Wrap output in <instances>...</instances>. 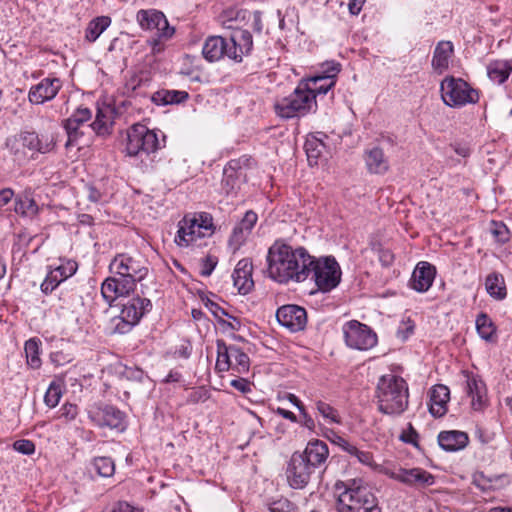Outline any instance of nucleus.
<instances>
[{"label":"nucleus","instance_id":"nucleus-1","mask_svg":"<svg viewBox=\"0 0 512 512\" xmlns=\"http://www.w3.org/2000/svg\"><path fill=\"white\" fill-rule=\"evenodd\" d=\"M267 272L278 283L303 282L309 277L313 256L303 247L275 242L268 250Z\"/></svg>","mask_w":512,"mask_h":512},{"label":"nucleus","instance_id":"nucleus-2","mask_svg":"<svg viewBox=\"0 0 512 512\" xmlns=\"http://www.w3.org/2000/svg\"><path fill=\"white\" fill-rule=\"evenodd\" d=\"M336 489H343L337 499L338 512H381L377 498L362 479L339 481Z\"/></svg>","mask_w":512,"mask_h":512},{"label":"nucleus","instance_id":"nucleus-3","mask_svg":"<svg viewBox=\"0 0 512 512\" xmlns=\"http://www.w3.org/2000/svg\"><path fill=\"white\" fill-rule=\"evenodd\" d=\"M408 385L397 375H383L377 384L379 411L387 415H400L408 407Z\"/></svg>","mask_w":512,"mask_h":512},{"label":"nucleus","instance_id":"nucleus-4","mask_svg":"<svg viewBox=\"0 0 512 512\" xmlns=\"http://www.w3.org/2000/svg\"><path fill=\"white\" fill-rule=\"evenodd\" d=\"M276 114L283 119L303 117L317 110V101L314 94L300 81L294 91L287 97L276 101Z\"/></svg>","mask_w":512,"mask_h":512},{"label":"nucleus","instance_id":"nucleus-5","mask_svg":"<svg viewBox=\"0 0 512 512\" xmlns=\"http://www.w3.org/2000/svg\"><path fill=\"white\" fill-rule=\"evenodd\" d=\"M112 274L120 276L131 287L136 288L137 282L142 281L148 274L147 261L139 254H117L109 264Z\"/></svg>","mask_w":512,"mask_h":512},{"label":"nucleus","instance_id":"nucleus-6","mask_svg":"<svg viewBox=\"0 0 512 512\" xmlns=\"http://www.w3.org/2000/svg\"><path fill=\"white\" fill-rule=\"evenodd\" d=\"M441 98L449 107H462L479 101V93L466 81L453 76L445 77L440 84Z\"/></svg>","mask_w":512,"mask_h":512},{"label":"nucleus","instance_id":"nucleus-7","mask_svg":"<svg viewBox=\"0 0 512 512\" xmlns=\"http://www.w3.org/2000/svg\"><path fill=\"white\" fill-rule=\"evenodd\" d=\"M160 148L157 134L145 125L134 124L127 133L126 153L130 157L150 156Z\"/></svg>","mask_w":512,"mask_h":512},{"label":"nucleus","instance_id":"nucleus-8","mask_svg":"<svg viewBox=\"0 0 512 512\" xmlns=\"http://www.w3.org/2000/svg\"><path fill=\"white\" fill-rule=\"evenodd\" d=\"M312 274L314 282L321 292H330L341 281V268L332 256L315 258L309 266V275Z\"/></svg>","mask_w":512,"mask_h":512},{"label":"nucleus","instance_id":"nucleus-9","mask_svg":"<svg viewBox=\"0 0 512 512\" xmlns=\"http://www.w3.org/2000/svg\"><path fill=\"white\" fill-rule=\"evenodd\" d=\"M151 309L152 303L148 298L137 296L129 299L122 305L120 315L112 319L113 332L128 333Z\"/></svg>","mask_w":512,"mask_h":512},{"label":"nucleus","instance_id":"nucleus-10","mask_svg":"<svg viewBox=\"0 0 512 512\" xmlns=\"http://www.w3.org/2000/svg\"><path fill=\"white\" fill-rule=\"evenodd\" d=\"M216 368L220 372L232 369L238 374L249 371V356L237 345H227L223 340H217Z\"/></svg>","mask_w":512,"mask_h":512},{"label":"nucleus","instance_id":"nucleus-11","mask_svg":"<svg viewBox=\"0 0 512 512\" xmlns=\"http://www.w3.org/2000/svg\"><path fill=\"white\" fill-rule=\"evenodd\" d=\"M55 146L56 139L52 133L23 130L14 136L10 147L15 154L20 151V147L29 150L32 154H47L53 151Z\"/></svg>","mask_w":512,"mask_h":512},{"label":"nucleus","instance_id":"nucleus-12","mask_svg":"<svg viewBox=\"0 0 512 512\" xmlns=\"http://www.w3.org/2000/svg\"><path fill=\"white\" fill-rule=\"evenodd\" d=\"M345 343L356 350H369L377 344L376 333L366 324L350 320L342 327Z\"/></svg>","mask_w":512,"mask_h":512},{"label":"nucleus","instance_id":"nucleus-13","mask_svg":"<svg viewBox=\"0 0 512 512\" xmlns=\"http://www.w3.org/2000/svg\"><path fill=\"white\" fill-rule=\"evenodd\" d=\"M136 18L142 29L156 31L155 34L158 38L152 42L154 50L160 44L161 39H169L175 32L165 15L158 10H140L137 12Z\"/></svg>","mask_w":512,"mask_h":512},{"label":"nucleus","instance_id":"nucleus-14","mask_svg":"<svg viewBox=\"0 0 512 512\" xmlns=\"http://www.w3.org/2000/svg\"><path fill=\"white\" fill-rule=\"evenodd\" d=\"M252 158L243 155L230 160L223 169L222 189L227 195L235 193L246 181V170L250 167Z\"/></svg>","mask_w":512,"mask_h":512},{"label":"nucleus","instance_id":"nucleus-15","mask_svg":"<svg viewBox=\"0 0 512 512\" xmlns=\"http://www.w3.org/2000/svg\"><path fill=\"white\" fill-rule=\"evenodd\" d=\"M90 421L100 428H110L123 431L125 429V414L112 405H94L88 410Z\"/></svg>","mask_w":512,"mask_h":512},{"label":"nucleus","instance_id":"nucleus-16","mask_svg":"<svg viewBox=\"0 0 512 512\" xmlns=\"http://www.w3.org/2000/svg\"><path fill=\"white\" fill-rule=\"evenodd\" d=\"M340 72V64L335 62H327L322 65V70L312 77L302 79V84H306L309 91L314 94L316 100L317 95H325L330 91L335 83L336 77Z\"/></svg>","mask_w":512,"mask_h":512},{"label":"nucleus","instance_id":"nucleus-17","mask_svg":"<svg viewBox=\"0 0 512 512\" xmlns=\"http://www.w3.org/2000/svg\"><path fill=\"white\" fill-rule=\"evenodd\" d=\"M313 473L315 472L300 456V452L292 454L286 469L287 481L292 488H304L309 483Z\"/></svg>","mask_w":512,"mask_h":512},{"label":"nucleus","instance_id":"nucleus-18","mask_svg":"<svg viewBox=\"0 0 512 512\" xmlns=\"http://www.w3.org/2000/svg\"><path fill=\"white\" fill-rule=\"evenodd\" d=\"M276 318L278 323L290 330L291 332H298L305 328L307 323L306 310L298 305L288 304L283 305L276 311Z\"/></svg>","mask_w":512,"mask_h":512},{"label":"nucleus","instance_id":"nucleus-19","mask_svg":"<svg viewBox=\"0 0 512 512\" xmlns=\"http://www.w3.org/2000/svg\"><path fill=\"white\" fill-rule=\"evenodd\" d=\"M61 88L62 81L59 78H43L39 83L30 87L28 92V100L31 104H44L53 100Z\"/></svg>","mask_w":512,"mask_h":512},{"label":"nucleus","instance_id":"nucleus-20","mask_svg":"<svg viewBox=\"0 0 512 512\" xmlns=\"http://www.w3.org/2000/svg\"><path fill=\"white\" fill-rule=\"evenodd\" d=\"M206 236H208L206 227L203 228L198 225L196 218L188 219L185 217L179 222L175 243L180 247H188Z\"/></svg>","mask_w":512,"mask_h":512},{"label":"nucleus","instance_id":"nucleus-21","mask_svg":"<svg viewBox=\"0 0 512 512\" xmlns=\"http://www.w3.org/2000/svg\"><path fill=\"white\" fill-rule=\"evenodd\" d=\"M228 58L240 63L244 56L250 54L253 48L252 35L247 30H236L228 38Z\"/></svg>","mask_w":512,"mask_h":512},{"label":"nucleus","instance_id":"nucleus-22","mask_svg":"<svg viewBox=\"0 0 512 512\" xmlns=\"http://www.w3.org/2000/svg\"><path fill=\"white\" fill-rule=\"evenodd\" d=\"M77 267L75 261L67 260L54 269H51L40 286L41 291L44 294L51 293L60 283L73 276L77 271Z\"/></svg>","mask_w":512,"mask_h":512},{"label":"nucleus","instance_id":"nucleus-23","mask_svg":"<svg viewBox=\"0 0 512 512\" xmlns=\"http://www.w3.org/2000/svg\"><path fill=\"white\" fill-rule=\"evenodd\" d=\"M304 461L312 468L314 472L324 469L327 458L329 456V449L325 442L321 440L309 441L305 450L300 453Z\"/></svg>","mask_w":512,"mask_h":512},{"label":"nucleus","instance_id":"nucleus-24","mask_svg":"<svg viewBox=\"0 0 512 512\" xmlns=\"http://www.w3.org/2000/svg\"><path fill=\"white\" fill-rule=\"evenodd\" d=\"M122 113L121 107L104 104L97 108L95 120L91 124L92 129L99 136H108L112 133L115 117Z\"/></svg>","mask_w":512,"mask_h":512},{"label":"nucleus","instance_id":"nucleus-25","mask_svg":"<svg viewBox=\"0 0 512 512\" xmlns=\"http://www.w3.org/2000/svg\"><path fill=\"white\" fill-rule=\"evenodd\" d=\"M465 377V390L467 395L471 398V405L475 411H480L486 406V385L483 380L469 372L464 373Z\"/></svg>","mask_w":512,"mask_h":512},{"label":"nucleus","instance_id":"nucleus-26","mask_svg":"<svg viewBox=\"0 0 512 512\" xmlns=\"http://www.w3.org/2000/svg\"><path fill=\"white\" fill-rule=\"evenodd\" d=\"M134 290L127 281L117 275L106 278L101 285V295L110 306L117 298L127 296Z\"/></svg>","mask_w":512,"mask_h":512},{"label":"nucleus","instance_id":"nucleus-27","mask_svg":"<svg viewBox=\"0 0 512 512\" xmlns=\"http://www.w3.org/2000/svg\"><path fill=\"white\" fill-rule=\"evenodd\" d=\"M435 275L436 269L432 264L419 262L412 273L410 285L417 292H426L432 286Z\"/></svg>","mask_w":512,"mask_h":512},{"label":"nucleus","instance_id":"nucleus-28","mask_svg":"<svg viewBox=\"0 0 512 512\" xmlns=\"http://www.w3.org/2000/svg\"><path fill=\"white\" fill-rule=\"evenodd\" d=\"M257 221L258 215L253 210L246 211L241 221L233 228L229 239L230 246L238 249L250 235Z\"/></svg>","mask_w":512,"mask_h":512},{"label":"nucleus","instance_id":"nucleus-29","mask_svg":"<svg viewBox=\"0 0 512 512\" xmlns=\"http://www.w3.org/2000/svg\"><path fill=\"white\" fill-rule=\"evenodd\" d=\"M392 477L406 485L431 486L435 482L434 476L422 468L403 469L392 474Z\"/></svg>","mask_w":512,"mask_h":512},{"label":"nucleus","instance_id":"nucleus-30","mask_svg":"<svg viewBox=\"0 0 512 512\" xmlns=\"http://www.w3.org/2000/svg\"><path fill=\"white\" fill-rule=\"evenodd\" d=\"M252 262L250 259H241L232 274L234 286L241 294H247L253 287L254 282L252 279Z\"/></svg>","mask_w":512,"mask_h":512},{"label":"nucleus","instance_id":"nucleus-31","mask_svg":"<svg viewBox=\"0 0 512 512\" xmlns=\"http://www.w3.org/2000/svg\"><path fill=\"white\" fill-rule=\"evenodd\" d=\"M228 38L221 36H210L208 37L202 47V54L209 62H215L223 57H228Z\"/></svg>","mask_w":512,"mask_h":512},{"label":"nucleus","instance_id":"nucleus-32","mask_svg":"<svg viewBox=\"0 0 512 512\" xmlns=\"http://www.w3.org/2000/svg\"><path fill=\"white\" fill-rule=\"evenodd\" d=\"M15 198L14 210L16 214L21 217L33 219L39 213V206L36 203L33 191L31 188H27L24 191L18 193Z\"/></svg>","mask_w":512,"mask_h":512},{"label":"nucleus","instance_id":"nucleus-33","mask_svg":"<svg viewBox=\"0 0 512 512\" xmlns=\"http://www.w3.org/2000/svg\"><path fill=\"white\" fill-rule=\"evenodd\" d=\"M469 442L467 433L458 430L442 431L438 435L440 447L448 452L464 449Z\"/></svg>","mask_w":512,"mask_h":512},{"label":"nucleus","instance_id":"nucleus-34","mask_svg":"<svg viewBox=\"0 0 512 512\" xmlns=\"http://www.w3.org/2000/svg\"><path fill=\"white\" fill-rule=\"evenodd\" d=\"M454 53V46L451 41H440L437 43L432 57V68L442 74L449 67V61Z\"/></svg>","mask_w":512,"mask_h":512},{"label":"nucleus","instance_id":"nucleus-35","mask_svg":"<svg viewBox=\"0 0 512 512\" xmlns=\"http://www.w3.org/2000/svg\"><path fill=\"white\" fill-rule=\"evenodd\" d=\"M364 160L370 173L385 174L389 169L388 159L379 147L367 149L364 153Z\"/></svg>","mask_w":512,"mask_h":512},{"label":"nucleus","instance_id":"nucleus-36","mask_svg":"<svg viewBox=\"0 0 512 512\" xmlns=\"http://www.w3.org/2000/svg\"><path fill=\"white\" fill-rule=\"evenodd\" d=\"M450 399L449 388L445 385L438 384L433 387L430 396L429 411L434 417H441L447 411V402Z\"/></svg>","mask_w":512,"mask_h":512},{"label":"nucleus","instance_id":"nucleus-37","mask_svg":"<svg viewBox=\"0 0 512 512\" xmlns=\"http://www.w3.org/2000/svg\"><path fill=\"white\" fill-rule=\"evenodd\" d=\"M189 94L183 90L161 89L152 94L151 100L158 106L174 105L185 102Z\"/></svg>","mask_w":512,"mask_h":512},{"label":"nucleus","instance_id":"nucleus-38","mask_svg":"<svg viewBox=\"0 0 512 512\" xmlns=\"http://www.w3.org/2000/svg\"><path fill=\"white\" fill-rule=\"evenodd\" d=\"M323 138H327V136L318 132L317 135H309L306 139L304 148L310 165L317 164L318 159L326 148Z\"/></svg>","mask_w":512,"mask_h":512},{"label":"nucleus","instance_id":"nucleus-39","mask_svg":"<svg viewBox=\"0 0 512 512\" xmlns=\"http://www.w3.org/2000/svg\"><path fill=\"white\" fill-rule=\"evenodd\" d=\"M512 72V65L507 60H494L487 66L489 79L497 84H503Z\"/></svg>","mask_w":512,"mask_h":512},{"label":"nucleus","instance_id":"nucleus-40","mask_svg":"<svg viewBox=\"0 0 512 512\" xmlns=\"http://www.w3.org/2000/svg\"><path fill=\"white\" fill-rule=\"evenodd\" d=\"M485 288L487 293L496 300H503L507 296L504 277L497 272H493L486 277Z\"/></svg>","mask_w":512,"mask_h":512},{"label":"nucleus","instance_id":"nucleus-41","mask_svg":"<svg viewBox=\"0 0 512 512\" xmlns=\"http://www.w3.org/2000/svg\"><path fill=\"white\" fill-rule=\"evenodd\" d=\"M476 330L481 339L486 342H495L497 328L492 319L486 313H480L475 321Z\"/></svg>","mask_w":512,"mask_h":512},{"label":"nucleus","instance_id":"nucleus-42","mask_svg":"<svg viewBox=\"0 0 512 512\" xmlns=\"http://www.w3.org/2000/svg\"><path fill=\"white\" fill-rule=\"evenodd\" d=\"M111 18L108 16H99L91 20L85 30V39L89 42H95L99 36L110 26Z\"/></svg>","mask_w":512,"mask_h":512},{"label":"nucleus","instance_id":"nucleus-43","mask_svg":"<svg viewBox=\"0 0 512 512\" xmlns=\"http://www.w3.org/2000/svg\"><path fill=\"white\" fill-rule=\"evenodd\" d=\"M40 344L41 342L38 339L31 338L26 341L24 346L27 364L33 369H37L41 366Z\"/></svg>","mask_w":512,"mask_h":512},{"label":"nucleus","instance_id":"nucleus-44","mask_svg":"<svg viewBox=\"0 0 512 512\" xmlns=\"http://www.w3.org/2000/svg\"><path fill=\"white\" fill-rule=\"evenodd\" d=\"M92 465L97 474L102 477H111L115 472V463L110 457H95Z\"/></svg>","mask_w":512,"mask_h":512},{"label":"nucleus","instance_id":"nucleus-45","mask_svg":"<svg viewBox=\"0 0 512 512\" xmlns=\"http://www.w3.org/2000/svg\"><path fill=\"white\" fill-rule=\"evenodd\" d=\"M64 128L66 130L68 137L65 143V147L70 148L76 146L78 144L79 138L82 136V132H80L79 130L80 124L66 119L64 123Z\"/></svg>","mask_w":512,"mask_h":512},{"label":"nucleus","instance_id":"nucleus-46","mask_svg":"<svg viewBox=\"0 0 512 512\" xmlns=\"http://www.w3.org/2000/svg\"><path fill=\"white\" fill-rule=\"evenodd\" d=\"M316 409L322 415V417L328 420L329 422L335 424L341 423V418L339 416L338 411L335 408H333L330 404L323 401H317Z\"/></svg>","mask_w":512,"mask_h":512},{"label":"nucleus","instance_id":"nucleus-47","mask_svg":"<svg viewBox=\"0 0 512 512\" xmlns=\"http://www.w3.org/2000/svg\"><path fill=\"white\" fill-rule=\"evenodd\" d=\"M490 231L499 243H506L510 238V231L503 222L492 221Z\"/></svg>","mask_w":512,"mask_h":512},{"label":"nucleus","instance_id":"nucleus-48","mask_svg":"<svg viewBox=\"0 0 512 512\" xmlns=\"http://www.w3.org/2000/svg\"><path fill=\"white\" fill-rule=\"evenodd\" d=\"M60 398H61L60 386L58 384H56L55 382H52L49 385V387L44 395V402L48 407L54 408L58 405Z\"/></svg>","mask_w":512,"mask_h":512},{"label":"nucleus","instance_id":"nucleus-49","mask_svg":"<svg viewBox=\"0 0 512 512\" xmlns=\"http://www.w3.org/2000/svg\"><path fill=\"white\" fill-rule=\"evenodd\" d=\"M473 484L484 492L502 488V484H491L490 477L482 472L474 475Z\"/></svg>","mask_w":512,"mask_h":512},{"label":"nucleus","instance_id":"nucleus-50","mask_svg":"<svg viewBox=\"0 0 512 512\" xmlns=\"http://www.w3.org/2000/svg\"><path fill=\"white\" fill-rule=\"evenodd\" d=\"M295 505L286 498H279L268 504L270 512H291Z\"/></svg>","mask_w":512,"mask_h":512},{"label":"nucleus","instance_id":"nucleus-51","mask_svg":"<svg viewBox=\"0 0 512 512\" xmlns=\"http://www.w3.org/2000/svg\"><path fill=\"white\" fill-rule=\"evenodd\" d=\"M13 448L24 455H31L35 452V444L31 440L20 439L13 443Z\"/></svg>","mask_w":512,"mask_h":512},{"label":"nucleus","instance_id":"nucleus-52","mask_svg":"<svg viewBox=\"0 0 512 512\" xmlns=\"http://www.w3.org/2000/svg\"><path fill=\"white\" fill-rule=\"evenodd\" d=\"M78 415V407L72 403H65L59 410V418L65 419V421H72Z\"/></svg>","mask_w":512,"mask_h":512},{"label":"nucleus","instance_id":"nucleus-53","mask_svg":"<svg viewBox=\"0 0 512 512\" xmlns=\"http://www.w3.org/2000/svg\"><path fill=\"white\" fill-rule=\"evenodd\" d=\"M91 117L92 113L88 108H79L68 118V120L81 125L90 120Z\"/></svg>","mask_w":512,"mask_h":512},{"label":"nucleus","instance_id":"nucleus-54","mask_svg":"<svg viewBox=\"0 0 512 512\" xmlns=\"http://www.w3.org/2000/svg\"><path fill=\"white\" fill-rule=\"evenodd\" d=\"M204 304L205 307L214 315L215 318L219 320L220 323H224V321L221 319L222 316H229L222 307L210 299H207Z\"/></svg>","mask_w":512,"mask_h":512},{"label":"nucleus","instance_id":"nucleus-55","mask_svg":"<svg viewBox=\"0 0 512 512\" xmlns=\"http://www.w3.org/2000/svg\"><path fill=\"white\" fill-rule=\"evenodd\" d=\"M217 265V259L213 256H207L202 260L201 275L208 277L212 274Z\"/></svg>","mask_w":512,"mask_h":512},{"label":"nucleus","instance_id":"nucleus-56","mask_svg":"<svg viewBox=\"0 0 512 512\" xmlns=\"http://www.w3.org/2000/svg\"><path fill=\"white\" fill-rule=\"evenodd\" d=\"M230 384L242 394H248L252 391L251 383L245 378L233 379Z\"/></svg>","mask_w":512,"mask_h":512},{"label":"nucleus","instance_id":"nucleus-57","mask_svg":"<svg viewBox=\"0 0 512 512\" xmlns=\"http://www.w3.org/2000/svg\"><path fill=\"white\" fill-rule=\"evenodd\" d=\"M354 457L361 464H364L367 466H373L374 460H373V455L370 451L358 449V451H357V453H355Z\"/></svg>","mask_w":512,"mask_h":512},{"label":"nucleus","instance_id":"nucleus-58","mask_svg":"<svg viewBox=\"0 0 512 512\" xmlns=\"http://www.w3.org/2000/svg\"><path fill=\"white\" fill-rule=\"evenodd\" d=\"M417 438H418V433L416 432V430L412 427L411 424H409V429L407 432H403L400 436V439L405 442V443H409V444H413V445H417Z\"/></svg>","mask_w":512,"mask_h":512},{"label":"nucleus","instance_id":"nucleus-59","mask_svg":"<svg viewBox=\"0 0 512 512\" xmlns=\"http://www.w3.org/2000/svg\"><path fill=\"white\" fill-rule=\"evenodd\" d=\"M208 399V393L205 390H195L192 391L188 396L189 403H199L204 402Z\"/></svg>","mask_w":512,"mask_h":512},{"label":"nucleus","instance_id":"nucleus-60","mask_svg":"<svg viewBox=\"0 0 512 512\" xmlns=\"http://www.w3.org/2000/svg\"><path fill=\"white\" fill-rule=\"evenodd\" d=\"M197 220H198V225H201V227H203V228L206 227L208 236L212 235V233H213L212 217L207 213H203V214H200L199 219H197Z\"/></svg>","mask_w":512,"mask_h":512},{"label":"nucleus","instance_id":"nucleus-61","mask_svg":"<svg viewBox=\"0 0 512 512\" xmlns=\"http://www.w3.org/2000/svg\"><path fill=\"white\" fill-rule=\"evenodd\" d=\"M110 512H143L141 509L135 508L127 502H118Z\"/></svg>","mask_w":512,"mask_h":512},{"label":"nucleus","instance_id":"nucleus-62","mask_svg":"<svg viewBox=\"0 0 512 512\" xmlns=\"http://www.w3.org/2000/svg\"><path fill=\"white\" fill-rule=\"evenodd\" d=\"M379 260L384 266H390L394 261V255L389 249L379 251Z\"/></svg>","mask_w":512,"mask_h":512},{"label":"nucleus","instance_id":"nucleus-63","mask_svg":"<svg viewBox=\"0 0 512 512\" xmlns=\"http://www.w3.org/2000/svg\"><path fill=\"white\" fill-rule=\"evenodd\" d=\"M14 196V191L10 188H4L0 190V207L8 204Z\"/></svg>","mask_w":512,"mask_h":512},{"label":"nucleus","instance_id":"nucleus-64","mask_svg":"<svg viewBox=\"0 0 512 512\" xmlns=\"http://www.w3.org/2000/svg\"><path fill=\"white\" fill-rule=\"evenodd\" d=\"M366 0H349L348 9L352 15H358Z\"/></svg>","mask_w":512,"mask_h":512}]
</instances>
